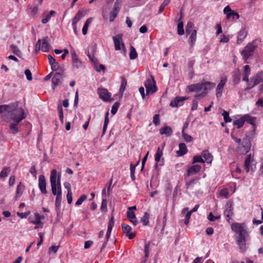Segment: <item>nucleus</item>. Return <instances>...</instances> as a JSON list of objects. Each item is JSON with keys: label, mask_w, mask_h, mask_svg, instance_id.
Instances as JSON below:
<instances>
[{"label": "nucleus", "mask_w": 263, "mask_h": 263, "mask_svg": "<svg viewBox=\"0 0 263 263\" xmlns=\"http://www.w3.org/2000/svg\"><path fill=\"white\" fill-rule=\"evenodd\" d=\"M202 157L204 158V162H206L208 163H211L213 161V156L209 153L208 150H204L201 153Z\"/></svg>", "instance_id": "nucleus-25"}, {"label": "nucleus", "mask_w": 263, "mask_h": 263, "mask_svg": "<svg viewBox=\"0 0 263 263\" xmlns=\"http://www.w3.org/2000/svg\"><path fill=\"white\" fill-rule=\"evenodd\" d=\"M41 40L39 39L37 41L36 45H35V48L34 49V51H35V53H37L40 50H41Z\"/></svg>", "instance_id": "nucleus-62"}, {"label": "nucleus", "mask_w": 263, "mask_h": 263, "mask_svg": "<svg viewBox=\"0 0 263 263\" xmlns=\"http://www.w3.org/2000/svg\"><path fill=\"white\" fill-rule=\"evenodd\" d=\"M227 78H223L221 79L220 82L218 84L217 88H216V95L217 98L220 97L222 95V93L223 91V89L224 87V86L226 84V83L227 82Z\"/></svg>", "instance_id": "nucleus-16"}, {"label": "nucleus", "mask_w": 263, "mask_h": 263, "mask_svg": "<svg viewBox=\"0 0 263 263\" xmlns=\"http://www.w3.org/2000/svg\"><path fill=\"white\" fill-rule=\"evenodd\" d=\"M231 229L238 234V236L249 235L247 226L244 223L234 222L231 224Z\"/></svg>", "instance_id": "nucleus-6"}, {"label": "nucleus", "mask_w": 263, "mask_h": 263, "mask_svg": "<svg viewBox=\"0 0 263 263\" xmlns=\"http://www.w3.org/2000/svg\"><path fill=\"white\" fill-rule=\"evenodd\" d=\"M232 138L237 143L238 146L236 148L237 152L240 155H245L247 154L251 147V141L250 138L247 135L242 139L231 135Z\"/></svg>", "instance_id": "nucleus-3"}, {"label": "nucleus", "mask_w": 263, "mask_h": 263, "mask_svg": "<svg viewBox=\"0 0 263 263\" xmlns=\"http://www.w3.org/2000/svg\"><path fill=\"white\" fill-rule=\"evenodd\" d=\"M138 57L135 48L131 46L130 47L129 58L130 60L136 59Z\"/></svg>", "instance_id": "nucleus-42"}, {"label": "nucleus", "mask_w": 263, "mask_h": 263, "mask_svg": "<svg viewBox=\"0 0 263 263\" xmlns=\"http://www.w3.org/2000/svg\"><path fill=\"white\" fill-rule=\"evenodd\" d=\"M140 221L143 223L144 226H147L149 223V214L147 212H145L144 216L141 218Z\"/></svg>", "instance_id": "nucleus-44"}, {"label": "nucleus", "mask_w": 263, "mask_h": 263, "mask_svg": "<svg viewBox=\"0 0 263 263\" xmlns=\"http://www.w3.org/2000/svg\"><path fill=\"white\" fill-rule=\"evenodd\" d=\"M83 15L82 13L80 11H79L75 15V16L73 17V18L72 20V24H76L77 23L81 20V18L83 17Z\"/></svg>", "instance_id": "nucleus-46"}, {"label": "nucleus", "mask_w": 263, "mask_h": 263, "mask_svg": "<svg viewBox=\"0 0 263 263\" xmlns=\"http://www.w3.org/2000/svg\"><path fill=\"white\" fill-rule=\"evenodd\" d=\"M61 174L57 176V171L53 169L51 171L50 177V181L51 186L52 193L53 195H57L55 199V208L60 210L62 202V189L61 185Z\"/></svg>", "instance_id": "nucleus-1"}, {"label": "nucleus", "mask_w": 263, "mask_h": 263, "mask_svg": "<svg viewBox=\"0 0 263 263\" xmlns=\"http://www.w3.org/2000/svg\"><path fill=\"white\" fill-rule=\"evenodd\" d=\"M10 47L12 52L14 54L16 55L17 56H19L21 54V52L17 46L12 44L10 46Z\"/></svg>", "instance_id": "nucleus-47"}, {"label": "nucleus", "mask_w": 263, "mask_h": 263, "mask_svg": "<svg viewBox=\"0 0 263 263\" xmlns=\"http://www.w3.org/2000/svg\"><path fill=\"white\" fill-rule=\"evenodd\" d=\"M247 35V32L245 29L240 30L238 35L237 44L241 43L246 38Z\"/></svg>", "instance_id": "nucleus-32"}, {"label": "nucleus", "mask_w": 263, "mask_h": 263, "mask_svg": "<svg viewBox=\"0 0 263 263\" xmlns=\"http://www.w3.org/2000/svg\"><path fill=\"white\" fill-rule=\"evenodd\" d=\"M170 0H164L160 5L159 9V13H161L163 11L164 8L170 3Z\"/></svg>", "instance_id": "nucleus-52"}, {"label": "nucleus", "mask_w": 263, "mask_h": 263, "mask_svg": "<svg viewBox=\"0 0 263 263\" xmlns=\"http://www.w3.org/2000/svg\"><path fill=\"white\" fill-rule=\"evenodd\" d=\"M222 116L226 123L230 122L231 121V118L229 117V114L228 111L223 110Z\"/></svg>", "instance_id": "nucleus-54"}, {"label": "nucleus", "mask_w": 263, "mask_h": 263, "mask_svg": "<svg viewBox=\"0 0 263 263\" xmlns=\"http://www.w3.org/2000/svg\"><path fill=\"white\" fill-rule=\"evenodd\" d=\"M30 221L31 223L35 224H38L41 223L39 214L38 213H34V217L33 218H30Z\"/></svg>", "instance_id": "nucleus-40"}, {"label": "nucleus", "mask_w": 263, "mask_h": 263, "mask_svg": "<svg viewBox=\"0 0 263 263\" xmlns=\"http://www.w3.org/2000/svg\"><path fill=\"white\" fill-rule=\"evenodd\" d=\"M179 149L177 152L178 156H182L187 152V149L185 143H181L179 144Z\"/></svg>", "instance_id": "nucleus-29"}, {"label": "nucleus", "mask_w": 263, "mask_h": 263, "mask_svg": "<svg viewBox=\"0 0 263 263\" xmlns=\"http://www.w3.org/2000/svg\"><path fill=\"white\" fill-rule=\"evenodd\" d=\"M194 24L191 22H189L185 27V32L187 35L190 34L194 31Z\"/></svg>", "instance_id": "nucleus-39"}, {"label": "nucleus", "mask_w": 263, "mask_h": 263, "mask_svg": "<svg viewBox=\"0 0 263 263\" xmlns=\"http://www.w3.org/2000/svg\"><path fill=\"white\" fill-rule=\"evenodd\" d=\"M153 122L156 126L160 124L159 115L156 114L153 117Z\"/></svg>", "instance_id": "nucleus-61"}, {"label": "nucleus", "mask_w": 263, "mask_h": 263, "mask_svg": "<svg viewBox=\"0 0 263 263\" xmlns=\"http://www.w3.org/2000/svg\"><path fill=\"white\" fill-rule=\"evenodd\" d=\"M126 85H127L126 80L125 79V78H123V77L122 78L121 84L120 88L119 89V92L121 94L122 96L125 90V87H126Z\"/></svg>", "instance_id": "nucleus-43"}, {"label": "nucleus", "mask_w": 263, "mask_h": 263, "mask_svg": "<svg viewBox=\"0 0 263 263\" xmlns=\"http://www.w3.org/2000/svg\"><path fill=\"white\" fill-rule=\"evenodd\" d=\"M233 203L232 201H229L226 205V209L224 212V215L227 218V220L230 222V217L233 215Z\"/></svg>", "instance_id": "nucleus-14"}, {"label": "nucleus", "mask_w": 263, "mask_h": 263, "mask_svg": "<svg viewBox=\"0 0 263 263\" xmlns=\"http://www.w3.org/2000/svg\"><path fill=\"white\" fill-rule=\"evenodd\" d=\"M122 34H118L116 36L113 37V40L115 44V48L116 50L121 49L120 44L122 42Z\"/></svg>", "instance_id": "nucleus-20"}, {"label": "nucleus", "mask_w": 263, "mask_h": 263, "mask_svg": "<svg viewBox=\"0 0 263 263\" xmlns=\"http://www.w3.org/2000/svg\"><path fill=\"white\" fill-rule=\"evenodd\" d=\"M257 46L254 45V42L249 43L241 51V54L246 61L249 58L253 56L254 52Z\"/></svg>", "instance_id": "nucleus-7"}, {"label": "nucleus", "mask_w": 263, "mask_h": 263, "mask_svg": "<svg viewBox=\"0 0 263 263\" xmlns=\"http://www.w3.org/2000/svg\"><path fill=\"white\" fill-rule=\"evenodd\" d=\"M72 62L73 67L78 68L81 66V62L75 52H71Z\"/></svg>", "instance_id": "nucleus-23"}, {"label": "nucleus", "mask_w": 263, "mask_h": 263, "mask_svg": "<svg viewBox=\"0 0 263 263\" xmlns=\"http://www.w3.org/2000/svg\"><path fill=\"white\" fill-rule=\"evenodd\" d=\"M118 13H117L116 11H111L110 13V17H109V21L112 22L114 21V19L116 17Z\"/></svg>", "instance_id": "nucleus-59"}, {"label": "nucleus", "mask_w": 263, "mask_h": 263, "mask_svg": "<svg viewBox=\"0 0 263 263\" xmlns=\"http://www.w3.org/2000/svg\"><path fill=\"white\" fill-rule=\"evenodd\" d=\"M220 195L221 196L224 197L226 198H228L229 196V192L226 189H223L221 190Z\"/></svg>", "instance_id": "nucleus-63"}, {"label": "nucleus", "mask_w": 263, "mask_h": 263, "mask_svg": "<svg viewBox=\"0 0 263 263\" xmlns=\"http://www.w3.org/2000/svg\"><path fill=\"white\" fill-rule=\"evenodd\" d=\"M254 160L251 157V155L249 154L247 156L244 162V167L247 173L251 170L254 172L256 168L255 164L254 163Z\"/></svg>", "instance_id": "nucleus-9"}, {"label": "nucleus", "mask_w": 263, "mask_h": 263, "mask_svg": "<svg viewBox=\"0 0 263 263\" xmlns=\"http://www.w3.org/2000/svg\"><path fill=\"white\" fill-rule=\"evenodd\" d=\"M49 41V38L48 36H46L44 37L42 40H41V50L43 52H48L49 51V44L48 42Z\"/></svg>", "instance_id": "nucleus-21"}, {"label": "nucleus", "mask_w": 263, "mask_h": 263, "mask_svg": "<svg viewBox=\"0 0 263 263\" xmlns=\"http://www.w3.org/2000/svg\"><path fill=\"white\" fill-rule=\"evenodd\" d=\"M196 162L204 163V160L202 158V155L194 156L193 160V163H195Z\"/></svg>", "instance_id": "nucleus-55"}, {"label": "nucleus", "mask_w": 263, "mask_h": 263, "mask_svg": "<svg viewBox=\"0 0 263 263\" xmlns=\"http://www.w3.org/2000/svg\"><path fill=\"white\" fill-rule=\"evenodd\" d=\"M108 116H109V112H108V111H107L105 115L104 122V125H103V127L102 136H103L106 132V129H107L108 123H109Z\"/></svg>", "instance_id": "nucleus-37"}, {"label": "nucleus", "mask_w": 263, "mask_h": 263, "mask_svg": "<svg viewBox=\"0 0 263 263\" xmlns=\"http://www.w3.org/2000/svg\"><path fill=\"white\" fill-rule=\"evenodd\" d=\"M186 99L185 97H177L174 100H172L170 103V106L172 107H177L181 105V102H183Z\"/></svg>", "instance_id": "nucleus-22"}, {"label": "nucleus", "mask_w": 263, "mask_h": 263, "mask_svg": "<svg viewBox=\"0 0 263 263\" xmlns=\"http://www.w3.org/2000/svg\"><path fill=\"white\" fill-rule=\"evenodd\" d=\"M163 155V152L160 149V147H158L157 151L155 155V160L156 162L155 167L158 166V163L160 161V159Z\"/></svg>", "instance_id": "nucleus-34"}, {"label": "nucleus", "mask_w": 263, "mask_h": 263, "mask_svg": "<svg viewBox=\"0 0 263 263\" xmlns=\"http://www.w3.org/2000/svg\"><path fill=\"white\" fill-rule=\"evenodd\" d=\"M215 84L210 82L197 83L189 85L187 88L190 92H196L195 98L200 100L207 95L208 91L213 88Z\"/></svg>", "instance_id": "nucleus-2"}, {"label": "nucleus", "mask_w": 263, "mask_h": 263, "mask_svg": "<svg viewBox=\"0 0 263 263\" xmlns=\"http://www.w3.org/2000/svg\"><path fill=\"white\" fill-rule=\"evenodd\" d=\"M161 135H165L166 137H170L172 135L173 131L170 126H164L159 130Z\"/></svg>", "instance_id": "nucleus-28"}, {"label": "nucleus", "mask_w": 263, "mask_h": 263, "mask_svg": "<svg viewBox=\"0 0 263 263\" xmlns=\"http://www.w3.org/2000/svg\"><path fill=\"white\" fill-rule=\"evenodd\" d=\"M39 187L43 194H47L46 182L43 175H41L39 177Z\"/></svg>", "instance_id": "nucleus-15"}, {"label": "nucleus", "mask_w": 263, "mask_h": 263, "mask_svg": "<svg viewBox=\"0 0 263 263\" xmlns=\"http://www.w3.org/2000/svg\"><path fill=\"white\" fill-rule=\"evenodd\" d=\"M87 196L85 195H82L81 196L78 200L76 202V205H80L82 204L83 202H84L86 199Z\"/></svg>", "instance_id": "nucleus-58"}, {"label": "nucleus", "mask_w": 263, "mask_h": 263, "mask_svg": "<svg viewBox=\"0 0 263 263\" xmlns=\"http://www.w3.org/2000/svg\"><path fill=\"white\" fill-rule=\"evenodd\" d=\"M114 226V217L112 216L109 220L107 231L106 234V237L107 239H109L110 236L112 228Z\"/></svg>", "instance_id": "nucleus-26"}, {"label": "nucleus", "mask_w": 263, "mask_h": 263, "mask_svg": "<svg viewBox=\"0 0 263 263\" xmlns=\"http://www.w3.org/2000/svg\"><path fill=\"white\" fill-rule=\"evenodd\" d=\"M135 168H136V165H134V164H130V177H131V179L133 181H134L135 180Z\"/></svg>", "instance_id": "nucleus-57"}, {"label": "nucleus", "mask_w": 263, "mask_h": 263, "mask_svg": "<svg viewBox=\"0 0 263 263\" xmlns=\"http://www.w3.org/2000/svg\"><path fill=\"white\" fill-rule=\"evenodd\" d=\"M122 229L124 233L128 234L132 230V228L125 223L122 224Z\"/></svg>", "instance_id": "nucleus-50"}, {"label": "nucleus", "mask_w": 263, "mask_h": 263, "mask_svg": "<svg viewBox=\"0 0 263 263\" xmlns=\"http://www.w3.org/2000/svg\"><path fill=\"white\" fill-rule=\"evenodd\" d=\"M249 235L238 236L236 237V242L240 250L243 252L246 249V239Z\"/></svg>", "instance_id": "nucleus-11"}, {"label": "nucleus", "mask_w": 263, "mask_h": 263, "mask_svg": "<svg viewBox=\"0 0 263 263\" xmlns=\"http://www.w3.org/2000/svg\"><path fill=\"white\" fill-rule=\"evenodd\" d=\"M127 217L128 220L133 223L134 226H136L138 221L136 217L135 213L133 211L128 210L127 212Z\"/></svg>", "instance_id": "nucleus-24"}, {"label": "nucleus", "mask_w": 263, "mask_h": 263, "mask_svg": "<svg viewBox=\"0 0 263 263\" xmlns=\"http://www.w3.org/2000/svg\"><path fill=\"white\" fill-rule=\"evenodd\" d=\"M98 93L99 95L100 98L103 101L107 102L110 100L111 95L108 92L107 89L105 88H98Z\"/></svg>", "instance_id": "nucleus-12"}, {"label": "nucleus", "mask_w": 263, "mask_h": 263, "mask_svg": "<svg viewBox=\"0 0 263 263\" xmlns=\"http://www.w3.org/2000/svg\"><path fill=\"white\" fill-rule=\"evenodd\" d=\"M48 59L49 63L53 71H57L60 69V67L59 64L56 61L55 59L53 57L49 54L48 55Z\"/></svg>", "instance_id": "nucleus-17"}, {"label": "nucleus", "mask_w": 263, "mask_h": 263, "mask_svg": "<svg viewBox=\"0 0 263 263\" xmlns=\"http://www.w3.org/2000/svg\"><path fill=\"white\" fill-rule=\"evenodd\" d=\"M24 187L21 186V183H20V184L17 185L16 188V195H15V198H19L22 194V190H23Z\"/></svg>", "instance_id": "nucleus-49"}, {"label": "nucleus", "mask_w": 263, "mask_h": 263, "mask_svg": "<svg viewBox=\"0 0 263 263\" xmlns=\"http://www.w3.org/2000/svg\"><path fill=\"white\" fill-rule=\"evenodd\" d=\"M182 14L181 13V16L178 20V24L177 25V33L179 35H182L184 34V30L183 28V23L181 21L182 18Z\"/></svg>", "instance_id": "nucleus-27"}, {"label": "nucleus", "mask_w": 263, "mask_h": 263, "mask_svg": "<svg viewBox=\"0 0 263 263\" xmlns=\"http://www.w3.org/2000/svg\"><path fill=\"white\" fill-rule=\"evenodd\" d=\"M97 51L96 45L89 46L87 50L86 51V54L88 57L89 60L94 64L95 69L98 72H100L101 70H105V66L102 64H100L98 67V60L94 56L95 52Z\"/></svg>", "instance_id": "nucleus-5"}, {"label": "nucleus", "mask_w": 263, "mask_h": 263, "mask_svg": "<svg viewBox=\"0 0 263 263\" xmlns=\"http://www.w3.org/2000/svg\"><path fill=\"white\" fill-rule=\"evenodd\" d=\"M201 168V167L199 164H195L191 166L187 171L186 176L195 175L198 173Z\"/></svg>", "instance_id": "nucleus-18"}, {"label": "nucleus", "mask_w": 263, "mask_h": 263, "mask_svg": "<svg viewBox=\"0 0 263 263\" xmlns=\"http://www.w3.org/2000/svg\"><path fill=\"white\" fill-rule=\"evenodd\" d=\"M263 80V71L258 72L255 76L251 78V82H253V86H255Z\"/></svg>", "instance_id": "nucleus-19"}, {"label": "nucleus", "mask_w": 263, "mask_h": 263, "mask_svg": "<svg viewBox=\"0 0 263 263\" xmlns=\"http://www.w3.org/2000/svg\"><path fill=\"white\" fill-rule=\"evenodd\" d=\"M62 76L60 72H55L52 78V88L54 90L55 87L61 83Z\"/></svg>", "instance_id": "nucleus-13"}, {"label": "nucleus", "mask_w": 263, "mask_h": 263, "mask_svg": "<svg viewBox=\"0 0 263 263\" xmlns=\"http://www.w3.org/2000/svg\"><path fill=\"white\" fill-rule=\"evenodd\" d=\"M245 123V120L243 116L240 118L233 121V125L236 126L238 128H240L243 126Z\"/></svg>", "instance_id": "nucleus-38"}, {"label": "nucleus", "mask_w": 263, "mask_h": 263, "mask_svg": "<svg viewBox=\"0 0 263 263\" xmlns=\"http://www.w3.org/2000/svg\"><path fill=\"white\" fill-rule=\"evenodd\" d=\"M223 13L226 15L227 19H230L232 18L233 20H234L235 18L238 19L239 18V14L232 10L230 6H226L223 9Z\"/></svg>", "instance_id": "nucleus-10"}, {"label": "nucleus", "mask_w": 263, "mask_h": 263, "mask_svg": "<svg viewBox=\"0 0 263 263\" xmlns=\"http://www.w3.org/2000/svg\"><path fill=\"white\" fill-rule=\"evenodd\" d=\"M189 44L191 47H193L196 43L197 38V30H194L190 34Z\"/></svg>", "instance_id": "nucleus-31"}, {"label": "nucleus", "mask_w": 263, "mask_h": 263, "mask_svg": "<svg viewBox=\"0 0 263 263\" xmlns=\"http://www.w3.org/2000/svg\"><path fill=\"white\" fill-rule=\"evenodd\" d=\"M15 106H12L8 110V113L10 114V119L13 121H16L20 123L22 120L25 119L26 117L24 110L22 107H18L17 103H13Z\"/></svg>", "instance_id": "nucleus-4"}, {"label": "nucleus", "mask_w": 263, "mask_h": 263, "mask_svg": "<svg viewBox=\"0 0 263 263\" xmlns=\"http://www.w3.org/2000/svg\"><path fill=\"white\" fill-rule=\"evenodd\" d=\"M251 73V70L249 65H246L244 67V71L243 73L242 81L248 82L249 77Z\"/></svg>", "instance_id": "nucleus-30"}, {"label": "nucleus", "mask_w": 263, "mask_h": 263, "mask_svg": "<svg viewBox=\"0 0 263 263\" xmlns=\"http://www.w3.org/2000/svg\"><path fill=\"white\" fill-rule=\"evenodd\" d=\"M58 110L59 112V118L61 122L63 124L64 122V116L63 112V108L61 105H59L58 106Z\"/></svg>", "instance_id": "nucleus-48"}, {"label": "nucleus", "mask_w": 263, "mask_h": 263, "mask_svg": "<svg viewBox=\"0 0 263 263\" xmlns=\"http://www.w3.org/2000/svg\"><path fill=\"white\" fill-rule=\"evenodd\" d=\"M182 136L184 140L187 142H191L193 140L192 136L187 134L184 131H182Z\"/></svg>", "instance_id": "nucleus-53"}, {"label": "nucleus", "mask_w": 263, "mask_h": 263, "mask_svg": "<svg viewBox=\"0 0 263 263\" xmlns=\"http://www.w3.org/2000/svg\"><path fill=\"white\" fill-rule=\"evenodd\" d=\"M25 74L26 76L27 80L31 81L32 80V74L29 69H26L25 70Z\"/></svg>", "instance_id": "nucleus-60"}, {"label": "nucleus", "mask_w": 263, "mask_h": 263, "mask_svg": "<svg viewBox=\"0 0 263 263\" xmlns=\"http://www.w3.org/2000/svg\"><path fill=\"white\" fill-rule=\"evenodd\" d=\"M20 123H17L16 121H14V123H11L9 125V128L10 130V132L13 134L15 135L16 133L18 132V129L17 128V125Z\"/></svg>", "instance_id": "nucleus-33"}, {"label": "nucleus", "mask_w": 263, "mask_h": 263, "mask_svg": "<svg viewBox=\"0 0 263 263\" xmlns=\"http://www.w3.org/2000/svg\"><path fill=\"white\" fill-rule=\"evenodd\" d=\"M59 248V246H52L49 247L48 250V253H50L51 252H53L54 253H56L58 250V249Z\"/></svg>", "instance_id": "nucleus-64"}, {"label": "nucleus", "mask_w": 263, "mask_h": 263, "mask_svg": "<svg viewBox=\"0 0 263 263\" xmlns=\"http://www.w3.org/2000/svg\"><path fill=\"white\" fill-rule=\"evenodd\" d=\"M107 202L106 199H103L101 206V210L102 212H107Z\"/></svg>", "instance_id": "nucleus-56"}, {"label": "nucleus", "mask_w": 263, "mask_h": 263, "mask_svg": "<svg viewBox=\"0 0 263 263\" xmlns=\"http://www.w3.org/2000/svg\"><path fill=\"white\" fill-rule=\"evenodd\" d=\"M15 106V104H9V105H0V114H2L4 111H8V109L11 108L12 106Z\"/></svg>", "instance_id": "nucleus-45"}, {"label": "nucleus", "mask_w": 263, "mask_h": 263, "mask_svg": "<svg viewBox=\"0 0 263 263\" xmlns=\"http://www.w3.org/2000/svg\"><path fill=\"white\" fill-rule=\"evenodd\" d=\"M120 103L118 102H116L114 103V104L112 105L111 109V113L112 115H115L118 110V109L119 107Z\"/></svg>", "instance_id": "nucleus-51"}, {"label": "nucleus", "mask_w": 263, "mask_h": 263, "mask_svg": "<svg viewBox=\"0 0 263 263\" xmlns=\"http://www.w3.org/2000/svg\"><path fill=\"white\" fill-rule=\"evenodd\" d=\"M144 86L146 88V95L153 93L157 91V88L156 84V81L152 75L151 78L147 79L144 83Z\"/></svg>", "instance_id": "nucleus-8"}, {"label": "nucleus", "mask_w": 263, "mask_h": 263, "mask_svg": "<svg viewBox=\"0 0 263 263\" xmlns=\"http://www.w3.org/2000/svg\"><path fill=\"white\" fill-rule=\"evenodd\" d=\"M11 171L10 167H6L4 168L0 173V178L6 177Z\"/></svg>", "instance_id": "nucleus-41"}, {"label": "nucleus", "mask_w": 263, "mask_h": 263, "mask_svg": "<svg viewBox=\"0 0 263 263\" xmlns=\"http://www.w3.org/2000/svg\"><path fill=\"white\" fill-rule=\"evenodd\" d=\"M243 118L244 119L245 122L246 121L248 123L251 124L253 126V127H254L255 118L252 117L249 115H245L243 116Z\"/></svg>", "instance_id": "nucleus-36"}, {"label": "nucleus", "mask_w": 263, "mask_h": 263, "mask_svg": "<svg viewBox=\"0 0 263 263\" xmlns=\"http://www.w3.org/2000/svg\"><path fill=\"white\" fill-rule=\"evenodd\" d=\"M198 177L194 178L190 181H186L185 185L187 189L192 188L193 185L195 184L199 180Z\"/></svg>", "instance_id": "nucleus-35"}]
</instances>
